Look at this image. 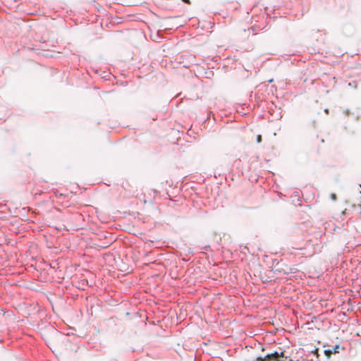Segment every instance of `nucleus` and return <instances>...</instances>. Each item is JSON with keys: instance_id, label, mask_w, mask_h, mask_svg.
<instances>
[{"instance_id": "f257e3e1", "label": "nucleus", "mask_w": 361, "mask_h": 361, "mask_svg": "<svg viewBox=\"0 0 361 361\" xmlns=\"http://www.w3.org/2000/svg\"><path fill=\"white\" fill-rule=\"evenodd\" d=\"M287 357L284 356V353L283 352L281 353L275 352L266 355L264 358L261 357H257L253 361H285Z\"/></svg>"}, {"instance_id": "7ed1b4c3", "label": "nucleus", "mask_w": 361, "mask_h": 361, "mask_svg": "<svg viewBox=\"0 0 361 361\" xmlns=\"http://www.w3.org/2000/svg\"><path fill=\"white\" fill-rule=\"evenodd\" d=\"M257 142L258 143H260V142H262V135H258L257 136Z\"/></svg>"}, {"instance_id": "20e7f679", "label": "nucleus", "mask_w": 361, "mask_h": 361, "mask_svg": "<svg viewBox=\"0 0 361 361\" xmlns=\"http://www.w3.org/2000/svg\"><path fill=\"white\" fill-rule=\"evenodd\" d=\"M182 1L186 4H190V0H182Z\"/></svg>"}, {"instance_id": "f03ea898", "label": "nucleus", "mask_w": 361, "mask_h": 361, "mask_svg": "<svg viewBox=\"0 0 361 361\" xmlns=\"http://www.w3.org/2000/svg\"><path fill=\"white\" fill-rule=\"evenodd\" d=\"M324 352H325L326 355L329 358L331 355V350H326Z\"/></svg>"}]
</instances>
